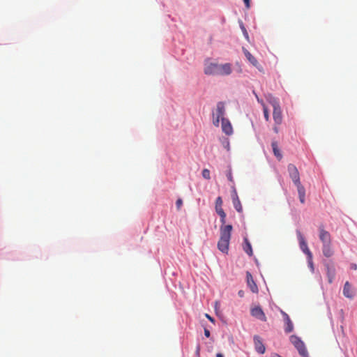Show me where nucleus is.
Returning <instances> with one entry per match:
<instances>
[{
  "mask_svg": "<svg viewBox=\"0 0 357 357\" xmlns=\"http://www.w3.org/2000/svg\"><path fill=\"white\" fill-rule=\"evenodd\" d=\"M204 72L207 75H229L232 72L231 64L229 63L219 64L206 60L204 63Z\"/></svg>",
  "mask_w": 357,
  "mask_h": 357,
  "instance_id": "obj_1",
  "label": "nucleus"
},
{
  "mask_svg": "<svg viewBox=\"0 0 357 357\" xmlns=\"http://www.w3.org/2000/svg\"><path fill=\"white\" fill-rule=\"evenodd\" d=\"M232 229L231 225L220 226V236L218 242V248L223 253L228 252Z\"/></svg>",
  "mask_w": 357,
  "mask_h": 357,
  "instance_id": "obj_2",
  "label": "nucleus"
},
{
  "mask_svg": "<svg viewBox=\"0 0 357 357\" xmlns=\"http://www.w3.org/2000/svg\"><path fill=\"white\" fill-rule=\"evenodd\" d=\"M269 102L273 107V117L275 124L280 125L282 122V115L279 102L275 98L271 97Z\"/></svg>",
  "mask_w": 357,
  "mask_h": 357,
  "instance_id": "obj_3",
  "label": "nucleus"
},
{
  "mask_svg": "<svg viewBox=\"0 0 357 357\" xmlns=\"http://www.w3.org/2000/svg\"><path fill=\"white\" fill-rule=\"evenodd\" d=\"M289 340L302 357H309L305 345L299 337L293 335L290 336Z\"/></svg>",
  "mask_w": 357,
  "mask_h": 357,
  "instance_id": "obj_4",
  "label": "nucleus"
},
{
  "mask_svg": "<svg viewBox=\"0 0 357 357\" xmlns=\"http://www.w3.org/2000/svg\"><path fill=\"white\" fill-rule=\"evenodd\" d=\"M225 105L223 102H218L216 105L215 111L213 113V124L215 127H218L220 121L225 118Z\"/></svg>",
  "mask_w": 357,
  "mask_h": 357,
  "instance_id": "obj_5",
  "label": "nucleus"
},
{
  "mask_svg": "<svg viewBox=\"0 0 357 357\" xmlns=\"http://www.w3.org/2000/svg\"><path fill=\"white\" fill-rule=\"evenodd\" d=\"M287 169L293 183L295 185L301 183L300 175L297 167L293 164H289L287 167Z\"/></svg>",
  "mask_w": 357,
  "mask_h": 357,
  "instance_id": "obj_6",
  "label": "nucleus"
},
{
  "mask_svg": "<svg viewBox=\"0 0 357 357\" xmlns=\"http://www.w3.org/2000/svg\"><path fill=\"white\" fill-rule=\"evenodd\" d=\"M297 238L299 242V246L301 250L307 255V257H311L312 252L307 247V242L305 240L303 235L299 230L296 231Z\"/></svg>",
  "mask_w": 357,
  "mask_h": 357,
  "instance_id": "obj_7",
  "label": "nucleus"
},
{
  "mask_svg": "<svg viewBox=\"0 0 357 357\" xmlns=\"http://www.w3.org/2000/svg\"><path fill=\"white\" fill-rule=\"evenodd\" d=\"M243 52L245 56L248 61L255 68H257L260 72H264V68L259 64L257 59L245 47H243Z\"/></svg>",
  "mask_w": 357,
  "mask_h": 357,
  "instance_id": "obj_8",
  "label": "nucleus"
},
{
  "mask_svg": "<svg viewBox=\"0 0 357 357\" xmlns=\"http://www.w3.org/2000/svg\"><path fill=\"white\" fill-rule=\"evenodd\" d=\"M221 123L222 132L227 135H231L233 134V128L229 120L226 118H222Z\"/></svg>",
  "mask_w": 357,
  "mask_h": 357,
  "instance_id": "obj_9",
  "label": "nucleus"
},
{
  "mask_svg": "<svg viewBox=\"0 0 357 357\" xmlns=\"http://www.w3.org/2000/svg\"><path fill=\"white\" fill-rule=\"evenodd\" d=\"M255 349L256 351L260 354L265 353L266 348L262 342L261 338L258 335H255L253 337Z\"/></svg>",
  "mask_w": 357,
  "mask_h": 357,
  "instance_id": "obj_10",
  "label": "nucleus"
},
{
  "mask_svg": "<svg viewBox=\"0 0 357 357\" xmlns=\"http://www.w3.org/2000/svg\"><path fill=\"white\" fill-rule=\"evenodd\" d=\"M355 289L351 287V284L347 281L344 285L343 295L348 298L352 299L355 296Z\"/></svg>",
  "mask_w": 357,
  "mask_h": 357,
  "instance_id": "obj_11",
  "label": "nucleus"
},
{
  "mask_svg": "<svg viewBox=\"0 0 357 357\" xmlns=\"http://www.w3.org/2000/svg\"><path fill=\"white\" fill-rule=\"evenodd\" d=\"M231 197H232V203H233V205H234V207L235 208V209L237 211V212L242 213L243 212V206H242V204L241 203V201L238 198V196L237 195V192H236V190L235 188L233 190Z\"/></svg>",
  "mask_w": 357,
  "mask_h": 357,
  "instance_id": "obj_12",
  "label": "nucleus"
},
{
  "mask_svg": "<svg viewBox=\"0 0 357 357\" xmlns=\"http://www.w3.org/2000/svg\"><path fill=\"white\" fill-rule=\"evenodd\" d=\"M319 238L323 244L331 243V234L328 231H326L323 226L319 228Z\"/></svg>",
  "mask_w": 357,
  "mask_h": 357,
  "instance_id": "obj_13",
  "label": "nucleus"
},
{
  "mask_svg": "<svg viewBox=\"0 0 357 357\" xmlns=\"http://www.w3.org/2000/svg\"><path fill=\"white\" fill-rule=\"evenodd\" d=\"M281 314L283 316V318H284V320L285 322V328H284L285 333H289L292 332L294 330V325H293V323L291 321L289 315L282 310H281Z\"/></svg>",
  "mask_w": 357,
  "mask_h": 357,
  "instance_id": "obj_14",
  "label": "nucleus"
},
{
  "mask_svg": "<svg viewBox=\"0 0 357 357\" xmlns=\"http://www.w3.org/2000/svg\"><path fill=\"white\" fill-rule=\"evenodd\" d=\"M251 314L252 316L256 317L257 319L261 321H266V317L264 312H263L262 309L259 306L255 307L251 310Z\"/></svg>",
  "mask_w": 357,
  "mask_h": 357,
  "instance_id": "obj_15",
  "label": "nucleus"
},
{
  "mask_svg": "<svg viewBox=\"0 0 357 357\" xmlns=\"http://www.w3.org/2000/svg\"><path fill=\"white\" fill-rule=\"evenodd\" d=\"M247 284L253 293L258 292V287L255 282L250 272L246 273Z\"/></svg>",
  "mask_w": 357,
  "mask_h": 357,
  "instance_id": "obj_16",
  "label": "nucleus"
},
{
  "mask_svg": "<svg viewBox=\"0 0 357 357\" xmlns=\"http://www.w3.org/2000/svg\"><path fill=\"white\" fill-rule=\"evenodd\" d=\"M322 251L326 257H331L333 255L331 243L323 244Z\"/></svg>",
  "mask_w": 357,
  "mask_h": 357,
  "instance_id": "obj_17",
  "label": "nucleus"
},
{
  "mask_svg": "<svg viewBox=\"0 0 357 357\" xmlns=\"http://www.w3.org/2000/svg\"><path fill=\"white\" fill-rule=\"evenodd\" d=\"M271 146L273 149V151L274 153V155L280 160L282 158V153L278 147V142H272Z\"/></svg>",
  "mask_w": 357,
  "mask_h": 357,
  "instance_id": "obj_18",
  "label": "nucleus"
},
{
  "mask_svg": "<svg viewBox=\"0 0 357 357\" xmlns=\"http://www.w3.org/2000/svg\"><path fill=\"white\" fill-rule=\"evenodd\" d=\"M243 250L249 255H253L252 248L250 243L247 238H244Z\"/></svg>",
  "mask_w": 357,
  "mask_h": 357,
  "instance_id": "obj_19",
  "label": "nucleus"
},
{
  "mask_svg": "<svg viewBox=\"0 0 357 357\" xmlns=\"http://www.w3.org/2000/svg\"><path fill=\"white\" fill-rule=\"evenodd\" d=\"M335 276V271L333 267L327 266V277L329 283H332Z\"/></svg>",
  "mask_w": 357,
  "mask_h": 357,
  "instance_id": "obj_20",
  "label": "nucleus"
},
{
  "mask_svg": "<svg viewBox=\"0 0 357 357\" xmlns=\"http://www.w3.org/2000/svg\"><path fill=\"white\" fill-rule=\"evenodd\" d=\"M297 188L298 197L300 196H305V190L303 185L301 183L295 185Z\"/></svg>",
  "mask_w": 357,
  "mask_h": 357,
  "instance_id": "obj_21",
  "label": "nucleus"
},
{
  "mask_svg": "<svg viewBox=\"0 0 357 357\" xmlns=\"http://www.w3.org/2000/svg\"><path fill=\"white\" fill-rule=\"evenodd\" d=\"M262 105H263V112H264V119H266V121H268L270 119V116H269L268 108L264 103H262Z\"/></svg>",
  "mask_w": 357,
  "mask_h": 357,
  "instance_id": "obj_22",
  "label": "nucleus"
},
{
  "mask_svg": "<svg viewBox=\"0 0 357 357\" xmlns=\"http://www.w3.org/2000/svg\"><path fill=\"white\" fill-rule=\"evenodd\" d=\"M222 144L225 149H226L227 151H229L230 144H229V141L227 138H223L222 139Z\"/></svg>",
  "mask_w": 357,
  "mask_h": 357,
  "instance_id": "obj_23",
  "label": "nucleus"
},
{
  "mask_svg": "<svg viewBox=\"0 0 357 357\" xmlns=\"http://www.w3.org/2000/svg\"><path fill=\"white\" fill-rule=\"evenodd\" d=\"M222 199L221 197H218L215 199V208H220L222 206Z\"/></svg>",
  "mask_w": 357,
  "mask_h": 357,
  "instance_id": "obj_24",
  "label": "nucleus"
},
{
  "mask_svg": "<svg viewBox=\"0 0 357 357\" xmlns=\"http://www.w3.org/2000/svg\"><path fill=\"white\" fill-rule=\"evenodd\" d=\"M202 176L206 179H210V171L208 169H204L202 170Z\"/></svg>",
  "mask_w": 357,
  "mask_h": 357,
  "instance_id": "obj_25",
  "label": "nucleus"
},
{
  "mask_svg": "<svg viewBox=\"0 0 357 357\" xmlns=\"http://www.w3.org/2000/svg\"><path fill=\"white\" fill-rule=\"evenodd\" d=\"M216 213L219 215V216H226V213L224 211L222 207L215 208Z\"/></svg>",
  "mask_w": 357,
  "mask_h": 357,
  "instance_id": "obj_26",
  "label": "nucleus"
},
{
  "mask_svg": "<svg viewBox=\"0 0 357 357\" xmlns=\"http://www.w3.org/2000/svg\"><path fill=\"white\" fill-rule=\"evenodd\" d=\"M307 257V262L309 264V266L310 267L311 270H314V265H313V261H312V255H311V257Z\"/></svg>",
  "mask_w": 357,
  "mask_h": 357,
  "instance_id": "obj_27",
  "label": "nucleus"
},
{
  "mask_svg": "<svg viewBox=\"0 0 357 357\" xmlns=\"http://www.w3.org/2000/svg\"><path fill=\"white\" fill-rule=\"evenodd\" d=\"M183 204V201L181 199H178L176 202V206L178 210H180L181 206Z\"/></svg>",
  "mask_w": 357,
  "mask_h": 357,
  "instance_id": "obj_28",
  "label": "nucleus"
},
{
  "mask_svg": "<svg viewBox=\"0 0 357 357\" xmlns=\"http://www.w3.org/2000/svg\"><path fill=\"white\" fill-rule=\"evenodd\" d=\"M227 177L228 178V180L233 183L234 182V179H233V176H232V173H231V170H229L227 174Z\"/></svg>",
  "mask_w": 357,
  "mask_h": 357,
  "instance_id": "obj_29",
  "label": "nucleus"
},
{
  "mask_svg": "<svg viewBox=\"0 0 357 357\" xmlns=\"http://www.w3.org/2000/svg\"><path fill=\"white\" fill-rule=\"evenodd\" d=\"M241 29H242V31L243 32V35L248 39V33L245 28L244 27V26L243 24L241 25Z\"/></svg>",
  "mask_w": 357,
  "mask_h": 357,
  "instance_id": "obj_30",
  "label": "nucleus"
},
{
  "mask_svg": "<svg viewBox=\"0 0 357 357\" xmlns=\"http://www.w3.org/2000/svg\"><path fill=\"white\" fill-rule=\"evenodd\" d=\"M221 226L226 225V216H220Z\"/></svg>",
  "mask_w": 357,
  "mask_h": 357,
  "instance_id": "obj_31",
  "label": "nucleus"
},
{
  "mask_svg": "<svg viewBox=\"0 0 357 357\" xmlns=\"http://www.w3.org/2000/svg\"><path fill=\"white\" fill-rule=\"evenodd\" d=\"M245 3L246 8L249 9L250 8V0H243Z\"/></svg>",
  "mask_w": 357,
  "mask_h": 357,
  "instance_id": "obj_32",
  "label": "nucleus"
},
{
  "mask_svg": "<svg viewBox=\"0 0 357 357\" xmlns=\"http://www.w3.org/2000/svg\"><path fill=\"white\" fill-rule=\"evenodd\" d=\"M206 317L209 320L211 321L212 323H214L215 322V320L213 317H211L209 314H205Z\"/></svg>",
  "mask_w": 357,
  "mask_h": 357,
  "instance_id": "obj_33",
  "label": "nucleus"
},
{
  "mask_svg": "<svg viewBox=\"0 0 357 357\" xmlns=\"http://www.w3.org/2000/svg\"><path fill=\"white\" fill-rule=\"evenodd\" d=\"M280 125H276L275 124L274 127H273V130L275 133H278L279 132V128H278V126Z\"/></svg>",
  "mask_w": 357,
  "mask_h": 357,
  "instance_id": "obj_34",
  "label": "nucleus"
},
{
  "mask_svg": "<svg viewBox=\"0 0 357 357\" xmlns=\"http://www.w3.org/2000/svg\"><path fill=\"white\" fill-rule=\"evenodd\" d=\"M299 200H300L301 204H304L305 203V196H300L299 197Z\"/></svg>",
  "mask_w": 357,
  "mask_h": 357,
  "instance_id": "obj_35",
  "label": "nucleus"
},
{
  "mask_svg": "<svg viewBox=\"0 0 357 357\" xmlns=\"http://www.w3.org/2000/svg\"><path fill=\"white\" fill-rule=\"evenodd\" d=\"M204 335L207 337L210 336V331L206 328L204 329Z\"/></svg>",
  "mask_w": 357,
  "mask_h": 357,
  "instance_id": "obj_36",
  "label": "nucleus"
},
{
  "mask_svg": "<svg viewBox=\"0 0 357 357\" xmlns=\"http://www.w3.org/2000/svg\"><path fill=\"white\" fill-rule=\"evenodd\" d=\"M238 295L240 296V297H243L244 296V291L243 290H240L238 291Z\"/></svg>",
  "mask_w": 357,
  "mask_h": 357,
  "instance_id": "obj_37",
  "label": "nucleus"
},
{
  "mask_svg": "<svg viewBox=\"0 0 357 357\" xmlns=\"http://www.w3.org/2000/svg\"><path fill=\"white\" fill-rule=\"evenodd\" d=\"M351 268L354 269V270H356L357 269V265L355 264H352L351 265Z\"/></svg>",
  "mask_w": 357,
  "mask_h": 357,
  "instance_id": "obj_38",
  "label": "nucleus"
},
{
  "mask_svg": "<svg viewBox=\"0 0 357 357\" xmlns=\"http://www.w3.org/2000/svg\"><path fill=\"white\" fill-rule=\"evenodd\" d=\"M272 357H282L281 356L277 354H274Z\"/></svg>",
  "mask_w": 357,
  "mask_h": 357,
  "instance_id": "obj_39",
  "label": "nucleus"
},
{
  "mask_svg": "<svg viewBox=\"0 0 357 357\" xmlns=\"http://www.w3.org/2000/svg\"><path fill=\"white\" fill-rule=\"evenodd\" d=\"M216 357H224L222 354H217Z\"/></svg>",
  "mask_w": 357,
  "mask_h": 357,
  "instance_id": "obj_40",
  "label": "nucleus"
}]
</instances>
